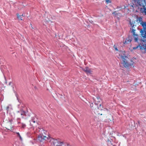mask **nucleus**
Returning a JSON list of instances; mask_svg holds the SVG:
<instances>
[{"label": "nucleus", "instance_id": "1", "mask_svg": "<svg viewBox=\"0 0 146 146\" xmlns=\"http://www.w3.org/2000/svg\"><path fill=\"white\" fill-rule=\"evenodd\" d=\"M37 131H38V133L37 139L40 142H42L44 140H48L49 141L50 138L49 136H46L47 132L46 131L43 130L42 129H40L38 128L36 129Z\"/></svg>", "mask_w": 146, "mask_h": 146}, {"label": "nucleus", "instance_id": "2", "mask_svg": "<svg viewBox=\"0 0 146 146\" xmlns=\"http://www.w3.org/2000/svg\"><path fill=\"white\" fill-rule=\"evenodd\" d=\"M135 5L140 7L141 12L146 15V0H133Z\"/></svg>", "mask_w": 146, "mask_h": 146}, {"label": "nucleus", "instance_id": "3", "mask_svg": "<svg viewBox=\"0 0 146 146\" xmlns=\"http://www.w3.org/2000/svg\"><path fill=\"white\" fill-rule=\"evenodd\" d=\"M49 139V142H51L52 146H70L68 143L62 141L59 139H54L51 137Z\"/></svg>", "mask_w": 146, "mask_h": 146}, {"label": "nucleus", "instance_id": "4", "mask_svg": "<svg viewBox=\"0 0 146 146\" xmlns=\"http://www.w3.org/2000/svg\"><path fill=\"white\" fill-rule=\"evenodd\" d=\"M122 61L121 64H122L124 67L127 68L132 66L134 62L131 59H129L126 56L123 55L121 56Z\"/></svg>", "mask_w": 146, "mask_h": 146}, {"label": "nucleus", "instance_id": "5", "mask_svg": "<svg viewBox=\"0 0 146 146\" xmlns=\"http://www.w3.org/2000/svg\"><path fill=\"white\" fill-rule=\"evenodd\" d=\"M143 27L144 30H141L140 32L142 36V34L146 33V22L143 21L140 24Z\"/></svg>", "mask_w": 146, "mask_h": 146}, {"label": "nucleus", "instance_id": "6", "mask_svg": "<svg viewBox=\"0 0 146 146\" xmlns=\"http://www.w3.org/2000/svg\"><path fill=\"white\" fill-rule=\"evenodd\" d=\"M93 99L94 100V102L96 105L99 104L100 107L101 106V104H100L101 99L99 96L97 97L96 99H94L93 98Z\"/></svg>", "mask_w": 146, "mask_h": 146}, {"label": "nucleus", "instance_id": "7", "mask_svg": "<svg viewBox=\"0 0 146 146\" xmlns=\"http://www.w3.org/2000/svg\"><path fill=\"white\" fill-rule=\"evenodd\" d=\"M129 24L131 27V28L130 29L131 30V31H133V30H135V21H129Z\"/></svg>", "mask_w": 146, "mask_h": 146}, {"label": "nucleus", "instance_id": "8", "mask_svg": "<svg viewBox=\"0 0 146 146\" xmlns=\"http://www.w3.org/2000/svg\"><path fill=\"white\" fill-rule=\"evenodd\" d=\"M135 30H133V31H131V32L133 34L135 41L136 42L137 41L138 37V35L135 33Z\"/></svg>", "mask_w": 146, "mask_h": 146}, {"label": "nucleus", "instance_id": "9", "mask_svg": "<svg viewBox=\"0 0 146 146\" xmlns=\"http://www.w3.org/2000/svg\"><path fill=\"white\" fill-rule=\"evenodd\" d=\"M82 69L87 74L91 73V70L88 67H86L85 68H82Z\"/></svg>", "mask_w": 146, "mask_h": 146}, {"label": "nucleus", "instance_id": "10", "mask_svg": "<svg viewBox=\"0 0 146 146\" xmlns=\"http://www.w3.org/2000/svg\"><path fill=\"white\" fill-rule=\"evenodd\" d=\"M96 108H92L93 111L95 113L96 115H99L100 113L99 112L98 108V107H96Z\"/></svg>", "mask_w": 146, "mask_h": 146}, {"label": "nucleus", "instance_id": "11", "mask_svg": "<svg viewBox=\"0 0 146 146\" xmlns=\"http://www.w3.org/2000/svg\"><path fill=\"white\" fill-rule=\"evenodd\" d=\"M136 21L140 24L143 21L142 18L141 17H139L137 16V18Z\"/></svg>", "mask_w": 146, "mask_h": 146}, {"label": "nucleus", "instance_id": "12", "mask_svg": "<svg viewBox=\"0 0 146 146\" xmlns=\"http://www.w3.org/2000/svg\"><path fill=\"white\" fill-rule=\"evenodd\" d=\"M17 17L18 19L19 20H22V18L23 17V15L22 14V15H19V14L17 13Z\"/></svg>", "mask_w": 146, "mask_h": 146}, {"label": "nucleus", "instance_id": "13", "mask_svg": "<svg viewBox=\"0 0 146 146\" xmlns=\"http://www.w3.org/2000/svg\"><path fill=\"white\" fill-rule=\"evenodd\" d=\"M12 110V106L11 105H8L6 108V110L7 111V112L8 111H11Z\"/></svg>", "mask_w": 146, "mask_h": 146}, {"label": "nucleus", "instance_id": "14", "mask_svg": "<svg viewBox=\"0 0 146 146\" xmlns=\"http://www.w3.org/2000/svg\"><path fill=\"white\" fill-rule=\"evenodd\" d=\"M17 112L18 113V114H20L21 115L25 114L26 112L25 111H23L21 110L20 111H18Z\"/></svg>", "mask_w": 146, "mask_h": 146}, {"label": "nucleus", "instance_id": "15", "mask_svg": "<svg viewBox=\"0 0 146 146\" xmlns=\"http://www.w3.org/2000/svg\"><path fill=\"white\" fill-rule=\"evenodd\" d=\"M131 40L129 39V38H126L125 41L124 42V44H127L128 42H130L131 41Z\"/></svg>", "mask_w": 146, "mask_h": 146}, {"label": "nucleus", "instance_id": "16", "mask_svg": "<svg viewBox=\"0 0 146 146\" xmlns=\"http://www.w3.org/2000/svg\"><path fill=\"white\" fill-rule=\"evenodd\" d=\"M16 134H17V136L19 137V138L20 140L21 141H22L23 140L22 138V137H21V136L20 135L19 133V132H17Z\"/></svg>", "mask_w": 146, "mask_h": 146}, {"label": "nucleus", "instance_id": "17", "mask_svg": "<svg viewBox=\"0 0 146 146\" xmlns=\"http://www.w3.org/2000/svg\"><path fill=\"white\" fill-rule=\"evenodd\" d=\"M35 123V121L33 119H32L31 121H30V125L32 126H34L33 123Z\"/></svg>", "mask_w": 146, "mask_h": 146}, {"label": "nucleus", "instance_id": "18", "mask_svg": "<svg viewBox=\"0 0 146 146\" xmlns=\"http://www.w3.org/2000/svg\"><path fill=\"white\" fill-rule=\"evenodd\" d=\"M142 36L143 38L144 39L146 40V33L144 34H142Z\"/></svg>", "mask_w": 146, "mask_h": 146}, {"label": "nucleus", "instance_id": "19", "mask_svg": "<svg viewBox=\"0 0 146 146\" xmlns=\"http://www.w3.org/2000/svg\"><path fill=\"white\" fill-rule=\"evenodd\" d=\"M112 14H113L114 15H117L118 14V13L116 11H115L113 12L112 13Z\"/></svg>", "mask_w": 146, "mask_h": 146}, {"label": "nucleus", "instance_id": "20", "mask_svg": "<svg viewBox=\"0 0 146 146\" xmlns=\"http://www.w3.org/2000/svg\"><path fill=\"white\" fill-rule=\"evenodd\" d=\"M90 106L91 108H92V109L93 108V105L94 104L92 103H90Z\"/></svg>", "mask_w": 146, "mask_h": 146}, {"label": "nucleus", "instance_id": "21", "mask_svg": "<svg viewBox=\"0 0 146 146\" xmlns=\"http://www.w3.org/2000/svg\"><path fill=\"white\" fill-rule=\"evenodd\" d=\"M103 110L106 112H108V110L107 108H104V109Z\"/></svg>", "mask_w": 146, "mask_h": 146}, {"label": "nucleus", "instance_id": "22", "mask_svg": "<svg viewBox=\"0 0 146 146\" xmlns=\"http://www.w3.org/2000/svg\"><path fill=\"white\" fill-rule=\"evenodd\" d=\"M13 120L12 119H10L9 120V122L10 124H12Z\"/></svg>", "mask_w": 146, "mask_h": 146}, {"label": "nucleus", "instance_id": "23", "mask_svg": "<svg viewBox=\"0 0 146 146\" xmlns=\"http://www.w3.org/2000/svg\"><path fill=\"white\" fill-rule=\"evenodd\" d=\"M106 3H110L111 2L110 1V0H106Z\"/></svg>", "mask_w": 146, "mask_h": 146}, {"label": "nucleus", "instance_id": "24", "mask_svg": "<svg viewBox=\"0 0 146 146\" xmlns=\"http://www.w3.org/2000/svg\"><path fill=\"white\" fill-rule=\"evenodd\" d=\"M16 97H17V100H18V102H19L20 103V102L19 101V98H18V96H17V95H16Z\"/></svg>", "mask_w": 146, "mask_h": 146}, {"label": "nucleus", "instance_id": "25", "mask_svg": "<svg viewBox=\"0 0 146 146\" xmlns=\"http://www.w3.org/2000/svg\"><path fill=\"white\" fill-rule=\"evenodd\" d=\"M138 47V46H137L136 47H133V49H135L137 48Z\"/></svg>", "mask_w": 146, "mask_h": 146}, {"label": "nucleus", "instance_id": "26", "mask_svg": "<svg viewBox=\"0 0 146 146\" xmlns=\"http://www.w3.org/2000/svg\"><path fill=\"white\" fill-rule=\"evenodd\" d=\"M114 48H115V49L116 50H117V51H118V50L117 48V47H115Z\"/></svg>", "mask_w": 146, "mask_h": 146}, {"label": "nucleus", "instance_id": "27", "mask_svg": "<svg viewBox=\"0 0 146 146\" xmlns=\"http://www.w3.org/2000/svg\"><path fill=\"white\" fill-rule=\"evenodd\" d=\"M11 83H12V82H10L9 84V85H10Z\"/></svg>", "mask_w": 146, "mask_h": 146}, {"label": "nucleus", "instance_id": "28", "mask_svg": "<svg viewBox=\"0 0 146 146\" xmlns=\"http://www.w3.org/2000/svg\"><path fill=\"white\" fill-rule=\"evenodd\" d=\"M138 124H139V121H138Z\"/></svg>", "mask_w": 146, "mask_h": 146}, {"label": "nucleus", "instance_id": "29", "mask_svg": "<svg viewBox=\"0 0 146 146\" xmlns=\"http://www.w3.org/2000/svg\"><path fill=\"white\" fill-rule=\"evenodd\" d=\"M31 27L32 28V29H34V28H33V27H32L31 24Z\"/></svg>", "mask_w": 146, "mask_h": 146}, {"label": "nucleus", "instance_id": "30", "mask_svg": "<svg viewBox=\"0 0 146 146\" xmlns=\"http://www.w3.org/2000/svg\"><path fill=\"white\" fill-rule=\"evenodd\" d=\"M111 119H113V117L112 116L111 117Z\"/></svg>", "mask_w": 146, "mask_h": 146}, {"label": "nucleus", "instance_id": "31", "mask_svg": "<svg viewBox=\"0 0 146 146\" xmlns=\"http://www.w3.org/2000/svg\"><path fill=\"white\" fill-rule=\"evenodd\" d=\"M102 114H103L102 113H101L100 114V115H102Z\"/></svg>", "mask_w": 146, "mask_h": 146}, {"label": "nucleus", "instance_id": "32", "mask_svg": "<svg viewBox=\"0 0 146 146\" xmlns=\"http://www.w3.org/2000/svg\"><path fill=\"white\" fill-rule=\"evenodd\" d=\"M18 108H19V105H18Z\"/></svg>", "mask_w": 146, "mask_h": 146}, {"label": "nucleus", "instance_id": "33", "mask_svg": "<svg viewBox=\"0 0 146 146\" xmlns=\"http://www.w3.org/2000/svg\"><path fill=\"white\" fill-rule=\"evenodd\" d=\"M23 126H25V125H23Z\"/></svg>", "mask_w": 146, "mask_h": 146}, {"label": "nucleus", "instance_id": "34", "mask_svg": "<svg viewBox=\"0 0 146 146\" xmlns=\"http://www.w3.org/2000/svg\"><path fill=\"white\" fill-rule=\"evenodd\" d=\"M23 126H25V125H23Z\"/></svg>", "mask_w": 146, "mask_h": 146}, {"label": "nucleus", "instance_id": "35", "mask_svg": "<svg viewBox=\"0 0 146 146\" xmlns=\"http://www.w3.org/2000/svg\"><path fill=\"white\" fill-rule=\"evenodd\" d=\"M23 126H25V125H23Z\"/></svg>", "mask_w": 146, "mask_h": 146}, {"label": "nucleus", "instance_id": "36", "mask_svg": "<svg viewBox=\"0 0 146 146\" xmlns=\"http://www.w3.org/2000/svg\"><path fill=\"white\" fill-rule=\"evenodd\" d=\"M109 141V140H108V141ZM109 141H110V142H111V141H110V140H109Z\"/></svg>", "mask_w": 146, "mask_h": 146}, {"label": "nucleus", "instance_id": "37", "mask_svg": "<svg viewBox=\"0 0 146 146\" xmlns=\"http://www.w3.org/2000/svg\"><path fill=\"white\" fill-rule=\"evenodd\" d=\"M110 119V121L111 120V119Z\"/></svg>", "mask_w": 146, "mask_h": 146}, {"label": "nucleus", "instance_id": "38", "mask_svg": "<svg viewBox=\"0 0 146 146\" xmlns=\"http://www.w3.org/2000/svg\"><path fill=\"white\" fill-rule=\"evenodd\" d=\"M131 6L132 7H133V6L132 5H131Z\"/></svg>", "mask_w": 146, "mask_h": 146}]
</instances>
